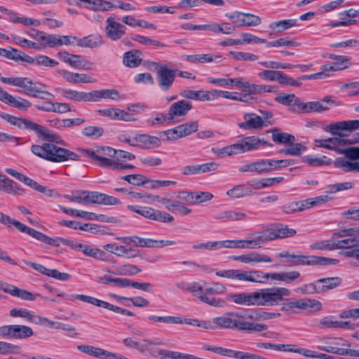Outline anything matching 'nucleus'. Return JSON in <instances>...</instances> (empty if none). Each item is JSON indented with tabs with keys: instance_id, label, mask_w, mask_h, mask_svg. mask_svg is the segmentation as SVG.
Instances as JSON below:
<instances>
[{
	"instance_id": "obj_52",
	"label": "nucleus",
	"mask_w": 359,
	"mask_h": 359,
	"mask_svg": "<svg viewBox=\"0 0 359 359\" xmlns=\"http://www.w3.org/2000/svg\"><path fill=\"white\" fill-rule=\"evenodd\" d=\"M271 133L272 140L274 142L277 144H292L295 140L294 136H293L292 135L286 133H280L276 128L272 129Z\"/></svg>"
},
{
	"instance_id": "obj_29",
	"label": "nucleus",
	"mask_w": 359,
	"mask_h": 359,
	"mask_svg": "<svg viewBox=\"0 0 359 359\" xmlns=\"http://www.w3.org/2000/svg\"><path fill=\"white\" fill-rule=\"evenodd\" d=\"M244 122L239 123L238 126L243 130L261 129L264 124L262 118L255 114H247L244 115Z\"/></svg>"
},
{
	"instance_id": "obj_63",
	"label": "nucleus",
	"mask_w": 359,
	"mask_h": 359,
	"mask_svg": "<svg viewBox=\"0 0 359 359\" xmlns=\"http://www.w3.org/2000/svg\"><path fill=\"white\" fill-rule=\"evenodd\" d=\"M117 274L121 276H133L140 273L142 270L133 264H124L117 268Z\"/></svg>"
},
{
	"instance_id": "obj_51",
	"label": "nucleus",
	"mask_w": 359,
	"mask_h": 359,
	"mask_svg": "<svg viewBox=\"0 0 359 359\" xmlns=\"http://www.w3.org/2000/svg\"><path fill=\"white\" fill-rule=\"evenodd\" d=\"M60 209L66 215L72 217L86 218L87 219H95L96 215L84 210H78L74 208H67L66 207L59 205Z\"/></svg>"
},
{
	"instance_id": "obj_14",
	"label": "nucleus",
	"mask_w": 359,
	"mask_h": 359,
	"mask_svg": "<svg viewBox=\"0 0 359 359\" xmlns=\"http://www.w3.org/2000/svg\"><path fill=\"white\" fill-rule=\"evenodd\" d=\"M325 104H334V101L330 96H325L322 101H313L309 102H302L299 100H296L294 104L297 105V110L302 113L321 112L329 109Z\"/></svg>"
},
{
	"instance_id": "obj_1",
	"label": "nucleus",
	"mask_w": 359,
	"mask_h": 359,
	"mask_svg": "<svg viewBox=\"0 0 359 359\" xmlns=\"http://www.w3.org/2000/svg\"><path fill=\"white\" fill-rule=\"evenodd\" d=\"M291 294L289 289L282 287L262 288L252 292H239L226 296L228 301L245 306H274Z\"/></svg>"
},
{
	"instance_id": "obj_42",
	"label": "nucleus",
	"mask_w": 359,
	"mask_h": 359,
	"mask_svg": "<svg viewBox=\"0 0 359 359\" xmlns=\"http://www.w3.org/2000/svg\"><path fill=\"white\" fill-rule=\"evenodd\" d=\"M77 349L90 356L95 357L100 359H105L107 353V350L97 346L86 344L79 345L77 346Z\"/></svg>"
},
{
	"instance_id": "obj_11",
	"label": "nucleus",
	"mask_w": 359,
	"mask_h": 359,
	"mask_svg": "<svg viewBox=\"0 0 359 359\" xmlns=\"http://www.w3.org/2000/svg\"><path fill=\"white\" fill-rule=\"evenodd\" d=\"M1 81L6 84L18 86L24 89V93L28 96L38 97L41 92L36 83L27 77H1Z\"/></svg>"
},
{
	"instance_id": "obj_53",
	"label": "nucleus",
	"mask_w": 359,
	"mask_h": 359,
	"mask_svg": "<svg viewBox=\"0 0 359 359\" xmlns=\"http://www.w3.org/2000/svg\"><path fill=\"white\" fill-rule=\"evenodd\" d=\"M280 208L285 214H293L306 209L304 200L286 203Z\"/></svg>"
},
{
	"instance_id": "obj_64",
	"label": "nucleus",
	"mask_w": 359,
	"mask_h": 359,
	"mask_svg": "<svg viewBox=\"0 0 359 359\" xmlns=\"http://www.w3.org/2000/svg\"><path fill=\"white\" fill-rule=\"evenodd\" d=\"M103 128L100 126H88L82 130V134L91 139H97L103 134Z\"/></svg>"
},
{
	"instance_id": "obj_2",
	"label": "nucleus",
	"mask_w": 359,
	"mask_h": 359,
	"mask_svg": "<svg viewBox=\"0 0 359 359\" xmlns=\"http://www.w3.org/2000/svg\"><path fill=\"white\" fill-rule=\"evenodd\" d=\"M252 312L245 310L243 312L232 311L213 318L216 329H231L248 331H263L267 329V325L261 323H254L248 321L252 319Z\"/></svg>"
},
{
	"instance_id": "obj_55",
	"label": "nucleus",
	"mask_w": 359,
	"mask_h": 359,
	"mask_svg": "<svg viewBox=\"0 0 359 359\" xmlns=\"http://www.w3.org/2000/svg\"><path fill=\"white\" fill-rule=\"evenodd\" d=\"M309 248L312 250H334L337 246H334V241L332 240L318 241L311 243Z\"/></svg>"
},
{
	"instance_id": "obj_49",
	"label": "nucleus",
	"mask_w": 359,
	"mask_h": 359,
	"mask_svg": "<svg viewBox=\"0 0 359 359\" xmlns=\"http://www.w3.org/2000/svg\"><path fill=\"white\" fill-rule=\"evenodd\" d=\"M246 214L238 210H228L219 213L216 218L223 221H241L246 219Z\"/></svg>"
},
{
	"instance_id": "obj_12",
	"label": "nucleus",
	"mask_w": 359,
	"mask_h": 359,
	"mask_svg": "<svg viewBox=\"0 0 359 359\" xmlns=\"http://www.w3.org/2000/svg\"><path fill=\"white\" fill-rule=\"evenodd\" d=\"M321 303L312 299H302L294 302L287 300L282 304L281 311L286 313H291L294 309H308L313 311H320L321 309Z\"/></svg>"
},
{
	"instance_id": "obj_23",
	"label": "nucleus",
	"mask_w": 359,
	"mask_h": 359,
	"mask_svg": "<svg viewBox=\"0 0 359 359\" xmlns=\"http://www.w3.org/2000/svg\"><path fill=\"white\" fill-rule=\"evenodd\" d=\"M0 191L15 196H23L25 189L17 182L0 174Z\"/></svg>"
},
{
	"instance_id": "obj_27",
	"label": "nucleus",
	"mask_w": 359,
	"mask_h": 359,
	"mask_svg": "<svg viewBox=\"0 0 359 359\" xmlns=\"http://www.w3.org/2000/svg\"><path fill=\"white\" fill-rule=\"evenodd\" d=\"M278 92V88L276 86L273 85H266V84H255V83H250L248 90L246 93H243L244 95H246L245 102L253 100L254 97L252 96L255 94H264V93H277Z\"/></svg>"
},
{
	"instance_id": "obj_4",
	"label": "nucleus",
	"mask_w": 359,
	"mask_h": 359,
	"mask_svg": "<svg viewBox=\"0 0 359 359\" xmlns=\"http://www.w3.org/2000/svg\"><path fill=\"white\" fill-rule=\"evenodd\" d=\"M5 119L13 126L20 129H27L34 131L39 137H43L44 139L51 141L57 142V138L55 133L50 132L43 126L37 124L29 119L18 118L12 115L7 114Z\"/></svg>"
},
{
	"instance_id": "obj_38",
	"label": "nucleus",
	"mask_w": 359,
	"mask_h": 359,
	"mask_svg": "<svg viewBox=\"0 0 359 359\" xmlns=\"http://www.w3.org/2000/svg\"><path fill=\"white\" fill-rule=\"evenodd\" d=\"M36 34L40 40V43H38L40 50L46 47H57L58 35L46 34L42 32H36Z\"/></svg>"
},
{
	"instance_id": "obj_40",
	"label": "nucleus",
	"mask_w": 359,
	"mask_h": 359,
	"mask_svg": "<svg viewBox=\"0 0 359 359\" xmlns=\"http://www.w3.org/2000/svg\"><path fill=\"white\" fill-rule=\"evenodd\" d=\"M142 63L140 52L138 50H130L123 54V64L130 68H136Z\"/></svg>"
},
{
	"instance_id": "obj_59",
	"label": "nucleus",
	"mask_w": 359,
	"mask_h": 359,
	"mask_svg": "<svg viewBox=\"0 0 359 359\" xmlns=\"http://www.w3.org/2000/svg\"><path fill=\"white\" fill-rule=\"evenodd\" d=\"M114 4L106 0H93L90 8L94 11H109L114 9Z\"/></svg>"
},
{
	"instance_id": "obj_21",
	"label": "nucleus",
	"mask_w": 359,
	"mask_h": 359,
	"mask_svg": "<svg viewBox=\"0 0 359 359\" xmlns=\"http://www.w3.org/2000/svg\"><path fill=\"white\" fill-rule=\"evenodd\" d=\"M0 290L25 301H34L36 296H40L39 294H34L27 290L18 288L4 281H0Z\"/></svg>"
},
{
	"instance_id": "obj_5",
	"label": "nucleus",
	"mask_w": 359,
	"mask_h": 359,
	"mask_svg": "<svg viewBox=\"0 0 359 359\" xmlns=\"http://www.w3.org/2000/svg\"><path fill=\"white\" fill-rule=\"evenodd\" d=\"M337 154H344L346 158H337L333 163L335 168H340L344 172H359V161L351 162L346 159H359V147L343 149L337 151Z\"/></svg>"
},
{
	"instance_id": "obj_30",
	"label": "nucleus",
	"mask_w": 359,
	"mask_h": 359,
	"mask_svg": "<svg viewBox=\"0 0 359 359\" xmlns=\"http://www.w3.org/2000/svg\"><path fill=\"white\" fill-rule=\"evenodd\" d=\"M180 95L186 99L197 101H212V89L210 90L184 89L180 92Z\"/></svg>"
},
{
	"instance_id": "obj_61",
	"label": "nucleus",
	"mask_w": 359,
	"mask_h": 359,
	"mask_svg": "<svg viewBox=\"0 0 359 359\" xmlns=\"http://www.w3.org/2000/svg\"><path fill=\"white\" fill-rule=\"evenodd\" d=\"M359 245V238L348 237L347 238H344L337 242L334 241V246H337V250L338 249H350L353 248Z\"/></svg>"
},
{
	"instance_id": "obj_41",
	"label": "nucleus",
	"mask_w": 359,
	"mask_h": 359,
	"mask_svg": "<svg viewBox=\"0 0 359 359\" xmlns=\"http://www.w3.org/2000/svg\"><path fill=\"white\" fill-rule=\"evenodd\" d=\"M79 251L82 252L84 255L88 257H93L102 261L107 260V254L104 251L89 245L81 243Z\"/></svg>"
},
{
	"instance_id": "obj_45",
	"label": "nucleus",
	"mask_w": 359,
	"mask_h": 359,
	"mask_svg": "<svg viewBox=\"0 0 359 359\" xmlns=\"http://www.w3.org/2000/svg\"><path fill=\"white\" fill-rule=\"evenodd\" d=\"M71 67L83 70H93L94 65L93 62L86 59L83 55L74 54L73 59L72 60Z\"/></svg>"
},
{
	"instance_id": "obj_25",
	"label": "nucleus",
	"mask_w": 359,
	"mask_h": 359,
	"mask_svg": "<svg viewBox=\"0 0 359 359\" xmlns=\"http://www.w3.org/2000/svg\"><path fill=\"white\" fill-rule=\"evenodd\" d=\"M269 159H259L242 165L238 168L241 172H255L257 174L267 173L271 171Z\"/></svg>"
},
{
	"instance_id": "obj_8",
	"label": "nucleus",
	"mask_w": 359,
	"mask_h": 359,
	"mask_svg": "<svg viewBox=\"0 0 359 359\" xmlns=\"http://www.w3.org/2000/svg\"><path fill=\"white\" fill-rule=\"evenodd\" d=\"M216 275L229 279L247 282H261V271L257 270L243 271L239 269H226L216 272Z\"/></svg>"
},
{
	"instance_id": "obj_57",
	"label": "nucleus",
	"mask_w": 359,
	"mask_h": 359,
	"mask_svg": "<svg viewBox=\"0 0 359 359\" xmlns=\"http://www.w3.org/2000/svg\"><path fill=\"white\" fill-rule=\"evenodd\" d=\"M219 249L222 248H243L247 249L248 244L245 240H226L219 241Z\"/></svg>"
},
{
	"instance_id": "obj_37",
	"label": "nucleus",
	"mask_w": 359,
	"mask_h": 359,
	"mask_svg": "<svg viewBox=\"0 0 359 359\" xmlns=\"http://www.w3.org/2000/svg\"><path fill=\"white\" fill-rule=\"evenodd\" d=\"M170 122L171 121L169 120L168 115L162 112H154L146 119L145 124L148 127L158 128Z\"/></svg>"
},
{
	"instance_id": "obj_46",
	"label": "nucleus",
	"mask_w": 359,
	"mask_h": 359,
	"mask_svg": "<svg viewBox=\"0 0 359 359\" xmlns=\"http://www.w3.org/2000/svg\"><path fill=\"white\" fill-rule=\"evenodd\" d=\"M226 195L231 198H239L253 195V193L248 189L245 184L234 186L226 191Z\"/></svg>"
},
{
	"instance_id": "obj_3",
	"label": "nucleus",
	"mask_w": 359,
	"mask_h": 359,
	"mask_svg": "<svg viewBox=\"0 0 359 359\" xmlns=\"http://www.w3.org/2000/svg\"><path fill=\"white\" fill-rule=\"evenodd\" d=\"M57 138L56 143H60L62 140L60 137L55 134ZM51 142V140H49ZM52 142H44L42 144H33L31 147L32 152L36 156L53 163H62L67 161H79V156L76 153L59 147ZM55 142V141H54Z\"/></svg>"
},
{
	"instance_id": "obj_43",
	"label": "nucleus",
	"mask_w": 359,
	"mask_h": 359,
	"mask_svg": "<svg viewBox=\"0 0 359 359\" xmlns=\"http://www.w3.org/2000/svg\"><path fill=\"white\" fill-rule=\"evenodd\" d=\"M269 230L272 241L277 238L292 237L297 233L295 229L289 228L287 225H284L276 228H270Z\"/></svg>"
},
{
	"instance_id": "obj_54",
	"label": "nucleus",
	"mask_w": 359,
	"mask_h": 359,
	"mask_svg": "<svg viewBox=\"0 0 359 359\" xmlns=\"http://www.w3.org/2000/svg\"><path fill=\"white\" fill-rule=\"evenodd\" d=\"M355 186L354 182L348 181L341 183L329 184L327 187V194H335L340 191L352 189Z\"/></svg>"
},
{
	"instance_id": "obj_32",
	"label": "nucleus",
	"mask_w": 359,
	"mask_h": 359,
	"mask_svg": "<svg viewBox=\"0 0 359 359\" xmlns=\"http://www.w3.org/2000/svg\"><path fill=\"white\" fill-rule=\"evenodd\" d=\"M329 57L332 60H336L335 62L331 64H326L323 66L325 71H338L344 69L347 67L344 63L351 60V57L346 55H337L330 54Z\"/></svg>"
},
{
	"instance_id": "obj_28",
	"label": "nucleus",
	"mask_w": 359,
	"mask_h": 359,
	"mask_svg": "<svg viewBox=\"0 0 359 359\" xmlns=\"http://www.w3.org/2000/svg\"><path fill=\"white\" fill-rule=\"evenodd\" d=\"M233 260L239 261L242 263L249 264L251 262L261 263V262H272V259L266 254L259 253L257 252H250L245 255L240 256H232Z\"/></svg>"
},
{
	"instance_id": "obj_20",
	"label": "nucleus",
	"mask_w": 359,
	"mask_h": 359,
	"mask_svg": "<svg viewBox=\"0 0 359 359\" xmlns=\"http://www.w3.org/2000/svg\"><path fill=\"white\" fill-rule=\"evenodd\" d=\"M18 226L20 227L21 232L25 233L39 241L43 242L46 244H48V245L54 246V247H58L62 244V238L49 237V236L45 235L44 233H43L42 232L39 231L32 228H30V227L26 226L25 224H18Z\"/></svg>"
},
{
	"instance_id": "obj_15",
	"label": "nucleus",
	"mask_w": 359,
	"mask_h": 359,
	"mask_svg": "<svg viewBox=\"0 0 359 359\" xmlns=\"http://www.w3.org/2000/svg\"><path fill=\"white\" fill-rule=\"evenodd\" d=\"M123 344L130 348L136 349L140 353L155 356V353L149 348V345H161L163 343L161 341H154L152 339H144L142 341H137L133 337H127L123 339Z\"/></svg>"
},
{
	"instance_id": "obj_62",
	"label": "nucleus",
	"mask_w": 359,
	"mask_h": 359,
	"mask_svg": "<svg viewBox=\"0 0 359 359\" xmlns=\"http://www.w3.org/2000/svg\"><path fill=\"white\" fill-rule=\"evenodd\" d=\"M300 43L294 41L293 40H290L288 38H280L275 41H269L267 43V47H291V46H299Z\"/></svg>"
},
{
	"instance_id": "obj_56",
	"label": "nucleus",
	"mask_w": 359,
	"mask_h": 359,
	"mask_svg": "<svg viewBox=\"0 0 359 359\" xmlns=\"http://www.w3.org/2000/svg\"><path fill=\"white\" fill-rule=\"evenodd\" d=\"M226 290V286L219 283L213 282L204 287V294L208 297H214L215 294H224Z\"/></svg>"
},
{
	"instance_id": "obj_33",
	"label": "nucleus",
	"mask_w": 359,
	"mask_h": 359,
	"mask_svg": "<svg viewBox=\"0 0 359 359\" xmlns=\"http://www.w3.org/2000/svg\"><path fill=\"white\" fill-rule=\"evenodd\" d=\"M103 43V39L100 35H89L76 40L77 46L82 48H95Z\"/></svg>"
},
{
	"instance_id": "obj_60",
	"label": "nucleus",
	"mask_w": 359,
	"mask_h": 359,
	"mask_svg": "<svg viewBox=\"0 0 359 359\" xmlns=\"http://www.w3.org/2000/svg\"><path fill=\"white\" fill-rule=\"evenodd\" d=\"M21 352V348L15 344L0 341V354H19Z\"/></svg>"
},
{
	"instance_id": "obj_13",
	"label": "nucleus",
	"mask_w": 359,
	"mask_h": 359,
	"mask_svg": "<svg viewBox=\"0 0 359 359\" xmlns=\"http://www.w3.org/2000/svg\"><path fill=\"white\" fill-rule=\"evenodd\" d=\"M188 291L198 298L201 302L210 306L223 307L226 304V302L222 299L215 297H208L204 294V287L201 286L198 283L193 282L189 283Z\"/></svg>"
},
{
	"instance_id": "obj_39",
	"label": "nucleus",
	"mask_w": 359,
	"mask_h": 359,
	"mask_svg": "<svg viewBox=\"0 0 359 359\" xmlns=\"http://www.w3.org/2000/svg\"><path fill=\"white\" fill-rule=\"evenodd\" d=\"M3 102L20 110H27L32 105V103L29 100L20 97H15L8 93L4 97V100Z\"/></svg>"
},
{
	"instance_id": "obj_44",
	"label": "nucleus",
	"mask_w": 359,
	"mask_h": 359,
	"mask_svg": "<svg viewBox=\"0 0 359 359\" xmlns=\"http://www.w3.org/2000/svg\"><path fill=\"white\" fill-rule=\"evenodd\" d=\"M62 95L75 102H90V92H80L72 89H64Z\"/></svg>"
},
{
	"instance_id": "obj_24",
	"label": "nucleus",
	"mask_w": 359,
	"mask_h": 359,
	"mask_svg": "<svg viewBox=\"0 0 359 359\" xmlns=\"http://www.w3.org/2000/svg\"><path fill=\"white\" fill-rule=\"evenodd\" d=\"M192 103L186 100H180L172 104L168 111L170 121L175 117L184 116L192 109Z\"/></svg>"
},
{
	"instance_id": "obj_7",
	"label": "nucleus",
	"mask_w": 359,
	"mask_h": 359,
	"mask_svg": "<svg viewBox=\"0 0 359 359\" xmlns=\"http://www.w3.org/2000/svg\"><path fill=\"white\" fill-rule=\"evenodd\" d=\"M68 300L78 299L81 302L90 304L92 305L96 306L97 307H102L109 311H112L115 313H120L121 315L128 316H134L135 313L132 311L127 310L126 309H123L121 307H118L117 306L113 305L107 302L97 299L95 297L85 295V294H72L70 296H68L67 298Z\"/></svg>"
},
{
	"instance_id": "obj_34",
	"label": "nucleus",
	"mask_w": 359,
	"mask_h": 359,
	"mask_svg": "<svg viewBox=\"0 0 359 359\" xmlns=\"http://www.w3.org/2000/svg\"><path fill=\"white\" fill-rule=\"evenodd\" d=\"M161 145L159 137L148 134H140V148L142 149H152L158 148Z\"/></svg>"
},
{
	"instance_id": "obj_22",
	"label": "nucleus",
	"mask_w": 359,
	"mask_h": 359,
	"mask_svg": "<svg viewBox=\"0 0 359 359\" xmlns=\"http://www.w3.org/2000/svg\"><path fill=\"white\" fill-rule=\"evenodd\" d=\"M247 249L260 248L262 245L270 241H272L269 229L264 231L251 233L246 239Z\"/></svg>"
},
{
	"instance_id": "obj_26",
	"label": "nucleus",
	"mask_w": 359,
	"mask_h": 359,
	"mask_svg": "<svg viewBox=\"0 0 359 359\" xmlns=\"http://www.w3.org/2000/svg\"><path fill=\"white\" fill-rule=\"evenodd\" d=\"M140 215L145 218L161 222H172L174 217L170 214L150 207H142Z\"/></svg>"
},
{
	"instance_id": "obj_18",
	"label": "nucleus",
	"mask_w": 359,
	"mask_h": 359,
	"mask_svg": "<svg viewBox=\"0 0 359 359\" xmlns=\"http://www.w3.org/2000/svg\"><path fill=\"white\" fill-rule=\"evenodd\" d=\"M235 144L236 154H240L248 151L259 149L262 146L267 144L264 139L255 136H248L237 141Z\"/></svg>"
},
{
	"instance_id": "obj_36",
	"label": "nucleus",
	"mask_w": 359,
	"mask_h": 359,
	"mask_svg": "<svg viewBox=\"0 0 359 359\" xmlns=\"http://www.w3.org/2000/svg\"><path fill=\"white\" fill-rule=\"evenodd\" d=\"M342 283V280L339 277H330L320 278L316 280V283L322 284L318 287V292H325L327 290H332L339 286Z\"/></svg>"
},
{
	"instance_id": "obj_9",
	"label": "nucleus",
	"mask_w": 359,
	"mask_h": 359,
	"mask_svg": "<svg viewBox=\"0 0 359 359\" xmlns=\"http://www.w3.org/2000/svg\"><path fill=\"white\" fill-rule=\"evenodd\" d=\"M290 265L299 266V265H318V266H326V265H336L339 262L337 259H333L330 257H325L320 256H306L301 255H292L291 259L288 261Z\"/></svg>"
},
{
	"instance_id": "obj_31",
	"label": "nucleus",
	"mask_w": 359,
	"mask_h": 359,
	"mask_svg": "<svg viewBox=\"0 0 359 359\" xmlns=\"http://www.w3.org/2000/svg\"><path fill=\"white\" fill-rule=\"evenodd\" d=\"M119 98V93L116 89H102L90 92V102H99L102 99L116 100Z\"/></svg>"
},
{
	"instance_id": "obj_35",
	"label": "nucleus",
	"mask_w": 359,
	"mask_h": 359,
	"mask_svg": "<svg viewBox=\"0 0 359 359\" xmlns=\"http://www.w3.org/2000/svg\"><path fill=\"white\" fill-rule=\"evenodd\" d=\"M297 19H285L271 22L269 27L276 32L280 33L292 27L299 26Z\"/></svg>"
},
{
	"instance_id": "obj_47",
	"label": "nucleus",
	"mask_w": 359,
	"mask_h": 359,
	"mask_svg": "<svg viewBox=\"0 0 359 359\" xmlns=\"http://www.w3.org/2000/svg\"><path fill=\"white\" fill-rule=\"evenodd\" d=\"M9 314L11 317H20L31 323H34L36 316L34 312L24 308H14L10 311Z\"/></svg>"
},
{
	"instance_id": "obj_17",
	"label": "nucleus",
	"mask_w": 359,
	"mask_h": 359,
	"mask_svg": "<svg viewBox=\"0 0 359 359\" xmlns=\"http://www.w3.org/2000/svg\"><path fill=\"white\" fill-rule=\"evenodd\" d=\"M358 129H359V119L332 123L327 126L326 131L334 135L347 137L348 134L344 132H351Z\"/></svg>"
},
{
	"instance_id": "obj_10",
	"label": "nucleus",
	"mask_w": 359,
	"mask_h": 359,
	"mask_svg": "<svg viewBox=\"0 0 359 359\" xmlns=\"http://www.w3.org/2000/svg\"><path fill=\"white\" fill-rule=\"evenodd\" d=\"M154 66L158 67L156 71V82L163 92H168L173 86L177 76V69L169 68L167 65H159L153 62Z\"/></svg>"
},
{
	"instance_id": "obj_48",
	"label": "nucleus",
	"mask_w": 359,
	"mask_h": 359,
	"mask_svg": "<svg viewBox=\"0 0 359 359\" xmlns=\"http://www.w3.org/2000/svg\"><path fill=\"white\" fill-rule=\"evenodd\" d=\"M219 97L235 101L245 102L246 95H244L243 94L242 95H239L238 93L236 92L231 93L222 90L212 89V100H215Z\"/></svg>"
},
{
	"instance_id": "obj_6",
	"label": "nucleus",
	"mask_w": 359,
	"mask_h": 359,
	"mask_svg": "<svg viewBox=\"0 0 359 359\" xmlns=\"http://www.w3.org/2000/svg\"><path fill=\"white\" fill-rule=\"evenodd\" d=\"M83 154L88 158L97 162L102 167L111 168L114 159H111L107 156H114L116 150L109 147H97L95 150L79 149Z\"/></svg>"
},
{
	"instance_id": "obj_16",
	"label": "nucleus",
	"mask_w": 359,
	"mask_h": 359,
	"mask_svg": "<svg viewBox=\"0 0 359 359\" xmlns=\"http://www.w3.org/2000/svg\"><path fill=\"white\" fill-rule=\"evenodd\" d=\"M105 34L112 41L121 39L126 33V27L118 22L114 17L110 16L106 20Z\"/></svg>"
},
{
	"instance_id": "obj_19",
	"label": "nucleus",
	"mask_w": 359,
	"mask_h": 359,
	"mask_svg": "<svg viewBox=\"0 0 359 359\" xmlns=\"http://www.w3.org/2000/svg\"><path fill=\"white\" fill-rule=\"evenodd\" d=\"M5 171L7 174L23 182L25 184L31 187L32 189L40 193L45 194L47 196H51L52 190L47 189L46 187L39 184L38 182L25 175L24 174L19 172L13 168H6Z\"/></svg>"
},
{
	"instance_id": "obj_50",
	"label": "nucleus",
	"mask_w": 359,
	"mask_h": 359,
	"mask_svg": "<svg viewBox=\"0 0 359 359\" xmlns=\"http://www.w3.org/2000/svg\"><path fill=\"white\" fill-rule=\"evenodd\" d=\"M13 339H26L34 335L32 327L23 325H14Z\"/></svg>"
},
{
	"instance_id": "obj_58",
	"label": "nucleus",
	"mask_w": 359,
	"mask_h": 359,
	"mask_svg": "<svg viewBox=\"0 0 359 359\" xmlns=\"http://www.w3.org/2000/svg\"><path fill=\"white\" fill-rule=\"evenodd\" d=\"M211 151L215 154L217 157L224 158L233 155H237L235 147V144L228 145L223 148L212 147Z\"/></svg>"
}]
</instances>
